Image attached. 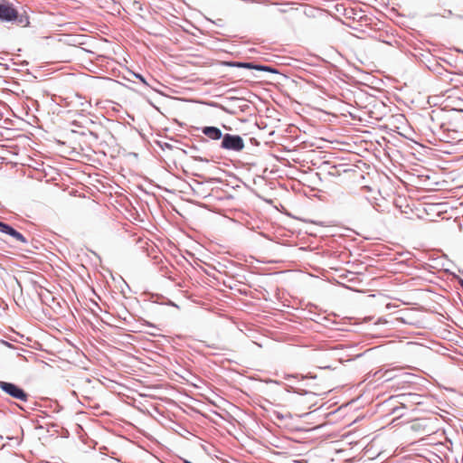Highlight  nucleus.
<instances>
[{"instance_id": "nucleus-1", "label": "nucleus", "mask_w": 463, "mask_h": 463, "mask_svg": "<svg viewBox=\"0 0 463 463\" xmlns=\"http://www.w3.org/2000/svg\"><path fill=\"white\" fill-rule=\"evenodd\" d=\"M425 120L421 124L420 131L425 135L430 133L434 137L440 141L454 143L458 142L462 136V132L450 128L451 122L444 121L445 118H421Z\"/></svg>"}, {"instance_id": "nucleus-2", "label": "nucleus", "mask_w": 463, "mask_h": 463, "mask_svg": "<svg viewBox=\"0 0 463 463\" xmlns=\"http://www.w3.org/2000/svg\"><path fill=\"white\" fill-rule=\"evenodd\" d=\"M222 128L227 131H235L247 136L254 134L259 125L257 118H238V121L233 127L222 124Z\"/></svg>"}, {"instance_id": "nucleus-3", "label": "nucleus", "mask_w": 463, "mask_h": 463, "mask_svg": "<svg viewBox=\"0 0 463 463\" xmlns=\"http://www.w3.org/2000/svg\"><path fill=\"white\" fill-rule=\"evenodd\" d=\"M220 148L228 152L240 153L245 148V142L241 135L225 133L220 143Z\"/></svg>"}, {"instance_id": "nucleus-4", "label": "nucleus", "mask_w": 463, "mask_h": 463, "mask_svg": "<svg viewBox=\"0 0 463 463\" xmlns=\"http://www.w3.org/2000/svg\"><path fill=\"white\" fill-rule=\"evenodd\" d=\"M0 20L3 22H14L17 24L27 25L29 24L27 18L19 17L17 10L10 4H0Z\"/></svg>"}, {"instance_id": "nucleus-5", "label": "nucleus", "mask_w": 463, "mask_h": 463, "mask_svg": "<svg viewBox=\"0 0 463 463\" xmlns=\"http://www.w3.org/2000/svg\"><path fill=\"white\" fill-rule=\"evenodd\" d=\"M0 389L10 397L21 402H27L30 398L21 386L11 382L0 381Z\"/></svg>"}, {"instance_id": "nucleus-6", "label": "nucleus", "mask_w": 463, "mask_h": 463, "mask_svg": "<svg viewBox=\"0 0 463 463\" xmlns=\"http://www.w3.org/2000/svg\"><path fill=\"white\" fill-rule=\"evenodd\" d=\"M71 125L82 128L81 131H79L76 129H71V131L74 133H80V135H86V132H85V129H86L90 134L95 135L97 137V135L95 134L97 122L92 120L91 118H89V117L83 118V122H79L77 120H74L71 123Z\"/></svg>"}, {"instance_id": "nucleus-7", "label": "nucleus", "mask_w": 463, "mask_h": 463, "mask_svg": "<svg viewBox=\"0 0 463 463\" xmlns=\"http://www.w3.org/2000/svg\"><path fill=\"white\" fill-rule=\"evenodd\" d=\"M199 129V128H197ZM202 133L207 137L212 140L217 141L222 139V137L224 134H222V130L214 126H205L200 128Z\"/></svg>"}, {"instance_id": "nucleus-8", "label": "nucleus", "mask_w": 463, "mask_h": 463, "mask_svg": "<svg viewBox=\"0 0 463 463\" xmlns=\"http://www.w3.org/2000/svg\"><path fill=\"white\" fill-rule=\"evenodd\" d=\"M400 399V402L404 405L405 403L410 404H421L423 403L424 397L418 393H402L397 396Z\"/></svg>"}, {"instance_id": "nucleus-9", "label": "nucleus", "mask_w": 463, "mask_h": 463, "mask_svg": "<svg viewBox=\"0 0 463 463\" xmlns=\"http://www.w3.org/2000/svg\"><path fill=\"white\" fill-rule=\"evenodd\" d=\"M232 66H236L239 68H247V69H253L257 71H271L274 72L275 71L268 66L263 65H257L250 62H234L231 63Z\"/></svg>"}, {"instance_id": "nucleus-10", "label": "nucleus", "mask_w": 463, "mask_h": 463, "mask_svg": "<svg viewBox=\"0 0 463 463\" xmlns=\"http://www.w3.org/2000/svg\"><path fill=\"white\" fill-rule=\"evenodd\" d=\"M6 235H9L13 239H14L17 241H20L23 244H27L28 240L17 230H15L13 226H9L7 232H5Z\"/></svg>"}, {"instance_id": "nucleus-11", "label": "nucleus", "mask_w": 463, "mask_h": 463, "mask_svg": "<svg viewBox=\"0 0 463 463\" xmlns=\"http://www.w3.org/2000/svg\"><path fill=\"white\" fill-rule=\"evenodd\" d=\"M198 152L199 147L194 145L188 146V151H184L185 154L190 155V156L194 158L195 161L207 163L209 160L204 157L197 156L196 154Z\"/></svg>"}, {"instance_id": "nucleus-12", "label": "nucleus", "mask_w": 463, "mask_h": 463, "mask_svg": "<svg viewBox=\"0 0 463 463\" xmlns=\"http://www.w3.org/2000/svg\"><path fill=\"white\" fill-rule=\"evenodd\" d=\"M259 128L257 130L267 132L268 137H272L275 134V130L272 127H269L267 123L263 122L262 120H258Z\"/></svg>"}, {"instance_id": "nucleus-13", "label": "nucleus", "mask_w": 463, "mask_h": 463, "mask_svg": "<svg viewBox=\"0 0 463 463\" xmlns=\"http://www.w3.org/2000/svg\"><path fill=\"white\" fill-rule=\"evenodd\" d=\"M408 124L409 126H403V127H397V128H402L403 131H398L400 134H402V136L408 137L410 136V134L411 132H413V128H412V126H411V123L409 122L407 120V118H402Z\"/></svg>"}, {"instance_id": "nucleus-14", "label": "nucleus", "mask_w": 463, "mask_h": 463, "mask_svg": "<svg viewBox=\"0 0 463 463\" xmlns=\"http://www.w3.org/2000/svg\"><path fill=\"white\" fill-rule=\"evenodd\" d=\"M288 388L290 389L289 391L290 392H293L295 393H298L299 395H306L307 393H309V392L304 390V389H298V388H294L292 386H288Z\"/></svg>"}, {"instance_id": "nucleus-15", "label": "nucleus", "mask_w": 463, "mask_h": 463, "mask_svg": "<svg viewBox=\"0 0 463 463\" xmlns=\"http://www.w3.org/2000/svg\"><path fill=\"white\" fill-rule=\"evenodd\" d=\"M10 224L0 221V232L5 233L7 232Z\"/></svg>"}, {"instance_id": "nucleus-16", "label": "nucleus", "mask_w": 463, "mask_h": 463, "mask_svg": "<svg viewBox=\"0 0 463 463\" xmlns=\"http://www.w3.org/2000/svg\"><path fill=\"white\" fill-rule=\"evenodd\" d=\"M158 146L164 150L165 148L167 149H172V145H170L169 143H166V142H157Z\"/></svg>"}, {"instance_id": "nucleus-17", "label": "nucleus", "mask_w": 463, "mask_h": 463, "mask_svg": "<svg viewBox=\"0 0 463 463\" xmlns=\"http://www.w3.org/2000/svg\"><path fill=\"white\" fill-rule=\"evenodd\" d=\"M454 129L462 132L461 138L458 142L462 141L463 140V123L460 126H456V128H454Z\"/></svg>"}, {"instance_id": "nucleus-18", "label": "nucleus", "mask_w": 463, "mask_h": 463, "mask_svg": "<svg viewBox=\"0 0 463 463\" xmlns=\"http://www.w3.org/2000/svg\"><path fill=\"white\" fill-rule=\"evenodd\" d=\"M250 142L254 145V146H259L260 145V142L257 140V138L255 137H250Z\"/></svg>"}, {"instance_id": "nucleus-19", "label": "nucleus", "mask_w": 463, "mask_h": 463, "mask_svg": "<svg viewBox=\"0 0 463 463\" xmlns=\"http://www.w3.org/2000/svg\"><path fill=\"white\" fill-rule=\"evenodd\" d=\"M5 125H13V124H12V120H11L9 118H5Z\"/></svg>"}, {"instance_id": "nucleus-20", "label": "nucleus", "mask_w": 463, "mask_h": 463, "mask_svg": "<svg viewBox=\"0 0 463 463\" xmlns=\"http://www.w3.org/2000/svg\"><path fill=\"white\" fill-rule=\"evenodd\" d=\"M267 383H276V384H280L279 382L276 381V380H268Z\"/></svg>"}, {"instance_id": "nucleus-21", "label": "nucleus", "mask_w": 463, "mask_h": 463, "mask_svg": "<svg viewBox=\"0 0 463 463\" xmlns=\"http://www.w3.org/2000/svg\"><path fill=\"white\" fill-rule=\"evenodd\" d=\"M200 141L202 143H208V139L206 137H201Z\"/></svg>"}, {"instance_id": "nucleus-22", "label": "nucleus", "mask_w": 463, "mask_h": 463, "mask_svg": "<svg viewBox=\"0 0 463 463\" xmlns=\"http://www.w3.org/2000/svg\"><path fill=\"white\" fill-rule=\"evenodd\" d=\"M172 123H173V124H178V125H181L175 118H173V122H172Z\"/></svg>"}, {"instance_id": "nucleus-23", "label": "nucleus", "mask_w": 463, "mask_h": 463, "mask_svg": "<svg viewBox=\"0 0 463 463\" xmlns=\"http://www.w3.org/2000/svg\"><path fill=\"white\" fill-rule=\"evenodd\" d=\"M291 377H296V376H295V375H293V374H287V375L285 376V379H287V380H288V379H289V378H291Z\"/></svg>"}, {"instance_id": "nucleus-24", "label": "nucleus", "mask_w": 463, "mask_h": 463, "mask_svg": "<svg viewBox=\"0 0 463 463\" xmlns=\"http://www.w3.org/2000/svg\"><path fill=\"white\" fill-rule=\"evenodd\" d=\"M302 378H312V379H315L316 378V375H308V376H302Z\"/></svg>"}, {"instance_id": "nucleus-25", "label": "nucleus", "mask_w": 463, "mask_h": 463, "mask_svg": "<svg viewBox=\"0 0 463 463\" xmlns=\"http://www.w3.org/2000/svg\"><path fill=\"white\" fill-rule=\"evenodd\" d=\"M277 418L282 420L284 418L280 413H277Z\"/></svg>"}, {"instance_id": "nucleus-26", "label": "nucleus", "mask_w": 463, "mask_h": 463, "mask_svg": "<svg viewBox=\"0 0 463 463\" xmlns=\"http://www.w3.org/2000/svg\"><path fill=\"white\" fill-rule=\"evenodd\" d=\"M353 118V119H357V120H359V121H361V122L363 121V118H362V117H359V118Z\"/></svg>"}, {"instance_id": "nucleus-27", "label": "nucleus", "mask_w": 463, "mask_h": 463, "mask_svg": "<svg viewBox=\"0 0 463 463\" xmlns=\"http://www.w3.org/2000/svg\"><path fill=\"white\" fill-rule=\"evenodd\" d=\"M32 119H33V123H36V121L38 120V118L33 117V118H32Z\"/></svg>"}, {"instance_id": "nucleus-28", "label": "nucleus", "mask_w": 463, "mask_h": 463, "mask_svg": "<svg viewBox=\"0 0 463 463\" xmlns=\"http://www.w3.org/2000/svg\"><path fill=\"white\" fill-rule=\"evenodd\" d=\"M137 77L138 79H140L143 82H145V80L143 79V77H142V76H140V75H137Z\"/></svg>"}, {"instance_id": "nucleus-29", "label": "nucleus", "mask_w": 463, "mask_h": 463, "mask_svg": "<svg viewBox=\"0 0 463 463\" xmlns=\"http://www.w3.org/2000/svg\"><path fill=\"white\" fill-rule=\"evenodd\" d=\"M450 128H456L455 123L451 122Z\"/></svg>"}, {"instance_id": "nucleus-30", "label": "nucleus", "mask_w": 463, "mask_h": 463, "mask_svg": "<svg viewBox=\"0 0 463 463\" xmlns=\"http://www.w3.org/2000/svg\"><path fill=\"white\" fill-rule=\"evenodd\" d=\"M398 410H399V408H398V407L394 408V409L392 410V413H396Z\"/></svg>"}, {"instance_id": "nucleus-31", "label": "nucleus", "mask_w": 463, "mask_h": 463, "mask_svg": "<svg viewBox=\"0 0 463 463\" xmlns=\"http://www.w3.org/2000/svg\"><path fill=\"white\" fill-rule=\"evenodd\" d=\"M3 343H4L5 345H8V346H11V345H10L8 342H6V341H3Z\"/></svg>"}, {"instance_id": "nucleus-32", "label": "nucleus", "mask_w": 463, "mask_h": 463, "mask_svg": "<svg viewBox=\"0 0 463 463\" xmlns=\"http://www.w3.org/2000/svg\"><path fill=\"white\" fill-rule=\"evenodd\" d=\"M389 372H385V375L387 376V380L391 379V376H388Z\"/></svg>"}, {"instance_id": "nucleus-33", "label": "nucleus", "mask_w": 463, "mask_h": 463, "mask_svg": "<svg viewBox=\"0 0 463 463\" xmlns=\"http://www.w3.org/2000/svg\"><path fill=\"white\" fill-rule=\"evenodd\" d=\"M164 130H165V131H168V130H169V128L165 127V128H164Z\"/></svg>"}]
</instances>
